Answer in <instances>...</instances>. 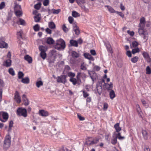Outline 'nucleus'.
I'll return each mask as SVG.
<instances>
[{
    "label": "nucleus",
    "mask_w": 151,
    "mask_h": 151,
    "mask_svg": "<svg viewBox=\"0 0 151 151\" xmlns=\"http://www.w3.org/2000/svg\"><path fill=\"white\" fill-rule=\"evenodd\" d=\"M145 23V18L144 17H142L140 20V22L139 24V28L138 29V32L139 35L142 36V37L143 38L147 40L148 38V33L147 31L144 29Z\"/></svg>",
    "instance_id": "1"
},
{
    "label": "nucleus",
    "mask_w": 151,
    "mask_h": 151,
    "mask_svg": "<svg viewBox=\"0 0 151 151\" xmlns=\"http://www.w3.org/2000/svg\"><path fill=\"white\" fill-rule=\"evenodd\" d=\"M65 43L64 40L62 39H60L56 40L55 48L58 50H60L64 49L65 47Z\"/></svg>",
    "instance_id": "2"
},
{
    "label": "nucleus",
    "mask_w": 151,
    "mask_h": 151,
    "mask_svg": "<svg viewBox=\"0 0 151 151\" xmlns=\"http://www.w3.org/2000/svg\"><path fill=\"white\" fill-rule=\"evenodd\" d=\"M11 137L9 135H7L4 140L3 145L4 149L6 150L9 147L11 144Z\"/></svg>",
    "instance_id": "3"
},
{
    "label": "nucleus",
    "mask_w": 151,
    "mask_h": 151,
    "mask_svg": "<svg viewBox=\"0 0 151 151\" xmlns=\"http://www.w3.org/2000/svg\"><path fill=\"white\" fill-rule=\"evenodd\" d=\"M14 12L16 16L18 17H20L22 14L21 6L18 5L15 6L14 8Z\"/></svg>",
    "instance_id": "4"
},
{
    "label": "nucleus",
    "mask_w": 151,
    "mask_h": 151,
    "mask_svg": "<svg viewBox=\"0 0 151 151\" xmlns=\"http://www.w3.org/2000/svg\"><path fill=\"white\" fill-rule=\"evenodd\" d=\"M9 117L8 114L5 112H0V120L2 122H5Z\"/></svg>",
    "instance_id": "5"
},
{
    "label": "nucleus",
    "mask_w": 151,
    "mask_h": 151,
    "mask_svg": "<svg viewBox=\"0 0 151 151\" xmlns=\"http://www.w3.org/2000/svg\"><path fill=\"white\" fill-rule=\"evenodd\" d=\"M27 110L25 109L19 108L17 110V114L19 116H23L26 117L27 116Z\"/></svg>",
    "instance_id": "6"
},
{
    "label": "nucleus",
    "mask_w": 151,
    "mask_h": 151,
    "mask_svg": "<svg viewBox=\"0 0 151 151\" xmlns=\"http://www.w3.org/2000/svg\"><path fill=\"white\" fill-rule=\"evenodd\" d=\"M66 77L67 76L65 75H62L60 76H58L57 79V81L59 83L65 84L66 82Z\"/></svg>",
    "instance_id": "7"
},
{
    "label": "nucleus",
    "mask_w": 151,
    "mask_h": 151,
    "mask_svg": "<svg viewBox=\"0 0 151 151\" xmlns=\"http://www.w3.org/2000/svg\"><path fill=\"white\" fill-rule=\"evenodd\" d=\"M104 88L107 91L112 90V89L113 86V84L112 82H110L109 84L104 83L103 85Z\"/></svg>",
    "instance_id": "8"
},
{
    "label": "nucleus",
    "mask_w": 151,
    "mask_h": 151,
    "mask_svg": "<svg viewBox=\"0 0 151 151\" xmlns=\"http://www.w3.org/2000/svg\"><path fill=\"white\" fill-rule=\"evenodd\" d=\"M102 84L101 82H98L96 85V88L98 93L99 95H101L102 91Z\"/></svg>",
    "instance_id": "9"
},
{
    "label": "nucleus",
    "mask_w": 151,
    "mask_h": 151,
    "mask_svg": "<svg viewBox=\"0 0 151 151\" xmlns=\"http://www.w3.org/2000/svg\"><path fill=\"white\" fill-rule=\"evenodd\" d=\"M8 45L3 40V38H0V48H6L8 47Z\"/></svg>",
    "instance_id": "10"
},
{
    "label": "nucleus",
    "mask_w": 151,
    "mask_h": 151,
    "mask_svg": "<svg viewBox=\"0 0 151 151\" xmlns=\"http://www.w3.org/2000/svg\"><path fill=\"white\" fill-rule=\"evenodd\" d=\"M83 56L89 60V63H91V61H93L94 59L93 58L89 53L87 52L83 54Z\"/></svg>",
    "instance_id": "11"
},
{
    "label": "nucleus",
    "mask_w": 151,
    "mask_h": 151,
    "mask_svg": "<svg viewBox=\"0 0 151 151\" xmlns=\"http://www.w3.org/2000/svg\"><path fill=\"white\" fill-rule=\"evenodd\" d=\"M94 140L91 137H89L87 139L86 141V144L88 145H93L94 144Z\"/></svg>",
    "instance_id": "12"
},
{
    "label": "nucleus",
    "mask_w": 151,
    "mask_h": 151,
    "mask_svg": "<svg viewBox=\"0 0 151 151\" xmlns=\"http://www.w3.org/2000/svg\"><path fill=\"white\" fill-rule=\"evenodd\" d=\"M12 65V60L10 59H8L4 61L3 64V65L6 67H10Z\"/></svg>",
    "instance_id": "13"
},
{
    "label": "nucleus",
    "mask_w": 151,
    "mask_h": 151,
    "mask_svg": "<svg viewBox=\"0 0 151 151\" xmlns=\"http://www.w3.org/2000/svg\"><path fill=\"white\" fill-rule=\"evenodd\" d=\"M73 31L75 34L77 35H78L80 33V31L78 27L75 23L73 24Z\"/></svg>",
    "instance_id": "14"
},
{
    "label": "nucleus",
    "mask_w": 151,
    "mask_h": 151,
    "mask_svg": "<svg viewBox=\"0 0 151 151\" xmlns=\"http://www.w3.org/2000/svg\"><path fill=\"white\" fill-rule=\"evenodd\" d=\"M14 99L17 103H19L21 102L20 97L18 92L16 91L15 94Z\"/></svg>",
    "instance_id": "15"
},
{
    "label": "nucleus",
    "mask_w": 151,
    "mask_h": 151,
    "mask_svg": "<svg viewBox=\"0 0 151 151\" xmlns=\"http://www.w3.org/2000/svg\"><path fill=\"white\" fill-rule=\"evenodd\" d=\"M39 114L40 115L43 116H48L49 114L47 111L43 110H40Z\"/></svg>",
    "instance_id": "16"
},
{
    "label": "nucleus",
    "mask_w": 151,
    "mask_h": 151,
    "mask_svg": "<svg viewBox=\"0 0 151 151\" xmlns=\"http://www.w3.org/2000/svg\"><path fill=\"white\" fill-rule=\"evenodd\" d=\"M70 45L72 46H73L75 47H77L78 46V42L77 41L74 40H70Z\"/></svg>",
    "instance_id": "17"
},
{
    "label": "nucleus",
    "mask_w": 151,
    "mask_h": 151,
    "mask_svg": "<svg viewBox=\"0 0 151 151\" xmlns=\"http://www.w3.org/2000/svg\"><path fill=\"white\" fill-rule=\"evenodd\" d=\"M24 59L27 61L29 63H32V58L28 55H25L24 57Z\"/></svg>",
    "instance_id": "18"
},
{
    "label": "nucleus",
    "mask_w": 151,
    "mask_h": 151,
    "mask_svg": "<svg viewBox=\"0 0 151 151\" xmlns=\"http://www.w3.org/2000/svg\"><path fill=\"white\" fill-rule=\"evenodd\" d=\"M142 134L143 135L144 139H147L148 138V136L147 132V131L145 130H142Z\"/></svg>",
    "instance_id": "19"
},
{
    "label": "nucleus",
    "mask_w": 151,
    "mask_h": 151,
    "mask_svg": "<svg viewBox=\"0 0 151 151\" xmlns=\"http://www.w3.org/2000/svg\"><path fill=\"white\" fill-rule=\"evenodd\" d=\"M119 123H117L114 125V128L116 129V132H119L121 130V128L119 126Z\"/></svg>",
    "instance_id": "20"
},
{
    "label": "nucleus",
    "mask_w": 151,
    "mask_h": 151,
    "mask_svg": "<svg viewBox=\"0 0 151 151\" xmlns=\"http://www.w3.org/2000/svg\"><path fill=\"white\" fill-rule=\"evenodd\" d=\"M21 81L24 83L28 84L29 83V79L28 77H25L24 78H22Z\"/></svg>",
    "instance_id": "21"
},
{
    "label": "nucleus",
    "mask_w": 151,
    "mask_h": 151,
    "mask_svg": "<svg viewBox=\"0 0 151 151\" xmlns=\"http://www.w3.org/2000/svg\"><path fill=\"white\" fill-rule=\"evenodd\" d=\"M46 42L48 44H52L54 43V41L52 38L49 37L47 38Z\"/></svg>",
    "instance_id": "22"
},
{
    "label": "nucleus",
    "mask_w": 151,
    "mask_h": 151,
    "mask_svg": "<svg viewBox=\"0 0 151 151\" xmlns=\"http://www.w3.org/2000/svg\"><path fill=\"white\" fill-rule=\"evenodd\" d=\"M39 49L41 52H46V51L47 50V47L42 45L40 46L39 47Z\"/></svg>",
    "instance_id": "23"
},
{
    "label": "nucleus",
    "mask_w": 151,
    "mask_h": 151,
    "mask_svg": "<svg viewBox=\"0 0 151 151\" xmlns=\"http://www.w3.org/2000/svg\"><path fill=\"white\" fill-rule=\"evenodd\" d=\"M136 107L138 113L139 115L142 116V113L139 105L138 104L136 105Z\"/></svg>",
    "instance_id": "24"
},
{
    "label": "nucleus",
    "mask_w": 151,
    "mask_h": 151,
    "mask_svg": "<svg viewBox=\"0 0 151 151\" xmlns=\"http://www.w3.org/2000/svg\"><path fill=\"white\" fill-rule=\"evenodd\" d=\"M71 55L73 58H77L79 56V54L75 51H72Z\"/></svg>",
    "instance_id": "25"
},
{
    "label": "nucleus",
    "mask_w": 151,
    "mask_h": 151,
    "mask_svg": "<svg viewBox=\"0 0 151 151\" xmlns=\"http://www.w3.org/2000/svg\"><path fill=\"white\" fill-rule=\"evenodd\" d=\"M17 23L19 24L24 25L25 24V22L23 19L19 18V20L17 21Z\"/></svg>",
    "instance_id": "26"
},
{
    "label": "nucleus",
    "mask_w": 151,
    "mask_h": 151,
    "mask_svg": "<svg viewBox=\"0 0 151 151\" xmlns=\"http://www.w3.org/2000/svg\"><path fill=\"white\" fill-rule=\"evenodd\" d=\"M109 95L110 98L112 99L115 96V94L114 93V91L113 90H111L109 93Z\"/></svg>",
    "instance_id": "27"
},
{
    "label": "nucleus",
    "mask_w": 151,
    "mask_h": 151,
    "mask_svg": "<svg viewBox=\"0 0 151 151\" xmlns=\"http://www.w3.org/2000/svg\"><path fill=\"white\" fill-rule=\"evenodd\" d=\"M48 26L49 28L51 29H53L55 28V24L52 22H49L48 23Z\"/></svg>",
    "instance_id": "28"
},
{
    "label": "nucleus",
    "mask_w": 151,
    "mask_h": 151,
    "mask_svg": "<svg viewBox=\"0 0 151 151\" xmlns=\"http://www.w3.org/2000/svg\"><path fill=\"white\" fill-rule=\"evenodd\" d=\"M105 6L107 7L109 11L111 13H116V11H115L111 7L108 5Z\"/></svg>",
    "instance_id": "29"
},
{
    "label": "nucleus",
    "mask_w": 151,
    "mask_h": 151,
    "mask_svg": "<svg viewBox=\"0 0 151 151\" xmlns=\"http://www.w3.org/2000/svg\"><path fill=\"white\" fill-rule=\"evenodd\" d=\"M72 16L74 17H77L80 16V14L78 12L75 11L72 12Z\"/></svg>",
    "instance_id": "30"
},
{
    "label": "nucleus",
    "mask_w": 151,
    "mask_h": 151,
    "mask_svg": "<svg viewBox=\"0 0 151 151\" xmlns=\"http://www.w3.org/2000/svg\"><path fill=\"white\" fill-rule=\"evenodd\" d=\"M41 4L40 2H39L37 4H35L34 6V8L37 9L39 10L41 6Z\"/></svg>",
    "instance_id": "31"
},
{
    "label": "nucleus",
    "mask_w": 151,
    "mask_h": 151,
    "mask_svg": "<svg viewBox=\"0 0 151 151\" xmlns=\"http://www.w3.org/2000/svg\"><path fill=\"white\" fill-rule=\"evenodd\" d=\"M116 138H118L120 140L123 139L125 138L124 137H122L121 136V133L120 132H119L117 134H116Z\"/></svg>",
    "instance_id": "32"
},
{
    "label": "nucleus",
    "mask_w": 151,
    "mask_h": 151,
    "mask_svg": "<svg viewBox=\"0 0 151 151\" xmlns=\"http://www.w3.org/2000/svg\"><path fill=\"white\" fill-rule=\"evenodd\" d=\"M43 83L41 81H37L36 83V85L37 87L39 88L41 86H42Z\"/></svg>",
    "instance_id": "33"
},
{
    "label": "nucleus",
    "mask_w": 151,
    "mask_h": 151,
    "mask_svg": "<svg viewBox=\"0 0 151 151\" xmlns=\"http://www.w3.org/2000/svg\"><path fill=\"white\" fill-rule=\"evenodd\" d=\"M8 72L9 74L13 76L15 74L14 71L12 68H10L8 70Z\"/></svg>",
    "instance_id": "34"
},
{
    "label": "nucleus",
    "mask_w": 151,
    "mask_h": 151,
    "mask_svg": "<svg viewBox=\"0 0 151 151\" xmlns=\"http://www.w3.org/2000/svg\"><path fill=\"white\" fill-rule=\"evenodd\" d=\"M18 78L19 79H22L23 77L24 76V74L22 72L19 71L18 73Z\"/></svg>",
    "instance_id": "35"
},
{
    "label": "nucleus",
    "mask_w": 151,
    "mask_h": 151,
    "mask_svg": "<svg viewBox=\"0 0 151 151\" xmlns=\"http://www.w3.org/2000/svg\"><path fill=\"white\" fill-rule=\"evenodd\" d=\"M138 45V42L137 41H134L132 42V46L131 45V48H132V47L135 48Z\"/></svg>",
    "instance_id": "36"
},
{
    "label": "nucleus",
    "mask_w": 151,
    "mask_h": 151,
    "mask_svg": "<svg viewBox=\"0 0 151 151\" xmlns=\"http://www.w3.org/2000/svg\"><path fill=\"white\" fill-rule=\"evenodd\" d=\"M33 28L35 32H37L39 30L40 26L38 24H37L34 26Z\"/></svg>",
    "instance_id": "37"
},
{
    "label": "nucleus",
    "mask_w": 151,
    "mask_h": 151,
    "mask_svg": "<svg viewBox=\"0 0 151 151\" xmlns=\"http://www.w3.org/2000/svg\"><path fill=\"white\" fill-rule=\"evenodd\" d=\"M40 55L41 58L43 59H45L47 56L46 54V52H41L40 53Z\"/></svg>",
    "instance_id": "38"
},
{
    "label": "nucleus",
    "mask_w": 151,
    "mask_h": 151,
    "mask_svg": "<svg viewBox=\"0 0 151 151\" xmlns=\"http://www.w3.org/2000/svg\"><path fill=\"white\" fill-rule=\"evenodd\" d=\"M35 21L36 22H39L40 20V17L38 15H36L34 17Z\"/></svg>",
    "instance_id": "39"
},
{
    "label": "nucleus",
    "mask_w": 151,
    "mask_h": 151,
    "mask_svg": "<svg viewBox=\"0 0 151 151\" xmlns=\"http://www.w3.org/2000/svg\"><path fill=\"white\" fill-rule=\"evenodd\" d=\"M70 81L72 82L74 85H75L77 83V81L76 79L73 78H70Z\"/></svg>",
    "instance_id": "40"
},
{
    "label": "nucleus",
    "mask_w": 151,
    "mask_h": 151,
    "mask_svg": "<svg viewBox=\"0 0 151 151\" xmlns=\"http://www.w3.org/2000/svg\"><path fill=\"white\" fill-rule=\"evenodd\" d=\"M146 74H150L151 73V70L149 66H147L146 68Z\"/></svg>",
    "instance_id": "41"
},
{
    "label": "nucleus",
    "mask_w": 151,
    "mask_h": 151,
    "mask_svg": "<svg viewBox=\"0 0 151 151\" xmlns=\"http://www.w3.org/2000/svg\"><path fill=\"white\" fill-rule=\"evenodd\" d=\"M62 28L63 31L65 33L67 32L68 31V29L66 27L65 24L63 25L62 26Z\"/></svg>",
    "instance_id": "42"
},
{
    "label": "nucleus",
    "mask_w": 151,
    "mask_h": 151,
    "mask_svg": "<svg viewBox=\"0 0 151 151\" xmlns=\"http://www.w3.org/2000/svg\"><path fill=\"white\" fill-rule=\"evenodd\" d=\"M139 52V48H137L133 49L132 51V52L133 54H134L135 53Z\"/></svg>",
    "instance_id": "43"
},
{
    "label": "nucleus",
    "mask_w": 151,
    "mask_h": 151,
    "mask_svg": "<svg viewBox=\"0 0 151 151\" xmlns=\"http://www.w3.org/2000/svg\"><path fill=\"white\" fill-rule=\"evenodd\" d=\"M83 93V97L86 98L89 96V94L86 92L85 90H83L81 91Z\"/></svg>",
    "instance_id": "44"
},
{
    "label": "nucleus",
    "mask_w": 151,
    "mask_h": 151,
    "mask_svg": "<svg viewBox=\"0 0 151 151\" xmlns=\"http://www.w3.org/2000/svg\"><path fill=\"white\" fill-rule=\"evenodd\" d=\"M142 55L144 57V58H149V56L148 53L146 52H144L142 53Z\"/></svg>",
    "instance_id": "45"
},
{
    "label": "nucleus",
    "mask_w": 151,
    "mask_h": 151,
    "mask_svg": "<svg viewBox=\"0 0 151 151\" xmlns=\"http://www.w3.org/2000/svg\"><path fill=\"white\" fill-rule=\"evenodd\" d=\"M138 57L137 56L134 57L131 59V61L133 63H136L138 60Z\"/></svg>",
    "instance_id": "46"
},
{
    "label": "nucleus",
    "mask_w": 151,
    "mask_h": 151,
    "mask_svg": "<svg viewBox=\"0 0 151 151\" xmlns=\"http://www.w3.org/2000/svg\"><path fill=\"white\" fill-rule=\"evenodd\" d=\"M68 76L71 78H73L75 76V74L72 72H68Z\"/></svg>",
    "instance_id": "47"
},
{
    "label": "nucleus",
    "mask_w": 151,
    "mask_h": 151,
    "mask_svg": "<svg viewBox=\"0 0 151 151\" xmlns=\"http://www.w3.org/2000/svg\"><path fill=\"white\" fill-rule=\"evenodd\" d=\"M52 11L54 14H57L60 12V9H52Z\"/></svg>",
    "instance_id": "48"
},
{
    "label": "nucleus",
    "mask_w": 151,
    "mask_h": 151,
    "mask_svg": "<svg viewBox=\"0 0 151 151\" xmlns=\"http://www.w3.org/2000/svg\"><path fill=\"white\" fill-rule=\"evenodd\" d=\"M43 5L45 6H47L49 3V0H45L43 2Z\"/></svg>",
    "instance_id": "49"
},
{
    "label": "nucleus",
    "mask_w": 151,
    "mask_h": 151,
    "mask_svg": "<svg viewBox=\"0 0 151 151\" xmlns=\"http://www.w3.org/2000/svg\"><path fill=\"white\" fill-rule=\"evenodd\" d=\"M68 20L70 23L72 24L73 21L74 19L72 17L70 16L68 17Z\"/></svg>",
    "instance_id": "50"
},
{
    "label": "nucleus",
    "mask_w": 151,
    "mask_h": 151,
    "mask_svg": "<svg viewBox=\"0 0 151 151\" xmlns=\"http://www.w3.org/2000/svg\"><path fill=\"white\" fill-rule=\"evenodd\" d=\"M117 138L116 137L113 139H112L111 143L113 145H115L117 142Z\"/></svg>",
    "instance_id": "51"
},
{
    "label": "nucleus",
    "mask_w": 151,
    "mask_h": 151,
    "mask_svg": "<svg viewBox=\"0 0 151 151\" xmlns=\"http://www.w3.org/2000/svg\"><path fill=\"white\" fill-rule=\"evenodd\" d=\"M106 46L107 47L108 50H109L110 52L111 53H112V49L111 48V45H110L108 44L106 45Z\"/></svg>",
    "instance_id": "52"
},
{
    "label": "nucleus",
    "mask_w": 151,
    "mask_h": 151,
    "mask_svg": "<svg viewBox=\"0 0 151 151\" xmlns=\"http://www.w3.org/2000/svg\"><path fill=\"white\" fill-rule=\"evenodd\" d=\"M5 5L4 2H2L0 4V9H3L5 6Z\"/></svg>",
    "instance_id": "53"
},
{
    "label": "nucleus",
    "mask_w": 151,
    "mask_h": 151,
    "mask_svg": "<svg viewBox=\"0 0 151 151\" xmlns=\"http://www.w3.org/2000/svg\"><path fill=\"white\" fill-rule=\"evenodd\" d=\"M78 117L79 118L80 121H83L85 119L84 117L82 116L80 114H77Z\"/></svg>",
    "instance_id": "54"
},
{
    "label": "nucleus",
    "mask_w": 151,
    "mask_h": 151,
    "mask_svg": "<svg viewBox=\"0 0 151 151\" xmlns=\"http://www.w3.org/2000/svg\"><path fill=\"white\" fill-rule=\"evenodd\" d=\"M81 69L83 70H86V68L85 65L84 63L81 64Z\"/></svg>",
    "instance_id": "55"
},
{
    "label": "nucleus",
    "mask_w": 151,
    "mask_h": 151,
    "mask_svg": "<svg viewBox=\"0 0 151 151\" xmlns=\"http://www.w3.org/2000/svg\"><path fill=\"white\" fill-rule=\"evenodd\" d=\"M127 32L131 36H133L134 34V33L133 31L131 32L130 30H128Z\"/></svg>",
    "instance_id": "56"
},
{
    "label": "nucleus",
    "mask_w": 151,
    "mask_h": 151,
    "mask_svg": "<svg viewBox=\"0 0 151 151\" xmlns=\"http://www.w3.org/2000/svg\"><path fill=\"white\" fill-rule=\"evenodd\" d=\"M22 30L19 31L17 32V35L18 36H19L21 38H22Z\"/></svg>",
    "instance_id": "57"
},
{
    "label": "nucleus",
    "mask_w": 151,
    "mask_h": 151,
    "mask_svg": "<svg viewBox=\"0 0 151 151\" xmlns=\"http://www.w3.org/2000/svg\"><path fill=\"white\" fill-rule=\"evenodd\" d=\"M46 32L49 34H51L52 33V31L51 29L48 28H47L46 29Z\"/></svg>",
    "instance_id": "58"
},
{
    "label": "nucleus",
    "mask_w": 151,
    "mask_h": 151,
    "mask_svg": "<svg viewBox=\"0 0 151 151\" xmlns=\"http://www.w3.org/2000/svg\"><path fill=\"white\" fill-rule=\"evenodd\" d=\"M127 55L129 57L132 56V54L130 51H127L126 53Z\"/></svg>",
    "instance_id": "59"
},
{
    "label": "nucleus",
    "mask_w": 151,
    "mask_h": 151,
    "mask_svg": "<svg viewBox=\"0 0 151 151\" xmlns=\"http://www.w3.org/2000/svg\"><path fill=\"white\" fill-rule=\"evenodd\" d=\"M0 84L1 86L3 87L4 86V83L3 80L0 78Z\"/></svg>",
    "instance_id": "60"
},
{
    "label": "nucleus",
    "mask_w": 151,
    "mask_h": 151,
    "mask_svg": "<svg viewBox=\"0 0 151 151\" xmlns=\"http://www.w3.org/2000/svg\"><path fill=\"white\" fill-rule=\"evenodd\" d=\"M24 104L25 106H27L29 105V102L28 100L26 99L25 101H24Z\"/></svg>",
    "instance_id": "61"
},
{
    "label": "nucleus",
    "mask_w": 151,
    "mask_h": 151,
    "mask_svg": "<svg viewBox=\"0 0 151 151\" xmlns=\"http://www.w3.org/2000/svg\"><path fill=\"white\" fill-rule=\"evenodd\" d=\"M13 122L11 120V121L9 124V126L10 128V127H12L13 126Z\"/></svg>",
    "instance_id": "62"
},
{
    "label": "nucleus",
    "mask_w": 151,
    "mask_h": 151,
    "mask_svg": "<svg viewBox=\"0 0 151 151\" xmlns=\"http://www.w3.org/2000/svg\"><path fill=\"white\" fill-rule=\"evenodd\" d=\"M116 13L118 14L119 15L122 17H124V14L121 12H118L116 11Z\"/></svg>",
    "instance_id": "63"
},
{
    "label": "nucleus",
    "mask_w": 151,
    "mask_h": 151,
    "mask_svg": "<svg viewBox=\"0 0 151 151\" xmlns=\"http://www.w3.org/2000/svg\"><path fill=\"white\" fill-rule=\"evenodd\" d=\"M11 53L9 51L7 55V57L8 58H9V59H11Z\"/></svg>",
    "instance_id": "64"
}]
</instances>
